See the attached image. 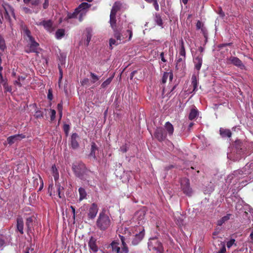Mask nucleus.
I'll return each instance as SVG.
<instances>
[{"mask_svg": "<svg viewBox=\"0 0 253 253\" xmlns=\"http://www.w3.org/2000/svg\"><path fill=\"white\" fill-rule=\"evenodd\" d=\"M89 5L86 2H83L81 4L75 11L72 13H69L68 17L69 18H78L80 21H82L83 17L85 15L86 9L89 7Z\"/></svg>", "mask_w": 253, "mask_h": 253, "instance_id": "obj_1", "label": "nucleus"}, {"mask_svg": "<svg viewBox=\"0 0 253 253\" xmlns=\"http://www.w3.org/2000/svg\"><path fill=\"white\" fill-rule=\"evenodd\" d=\"M72 169L77 176L83 180H86L88 182L89 181L87 176L89 172L86 170L84 165L74 164L72 166Z\"/></svg>", "mask_w": 253, "mask_h": 253, "instance_id": "obj_2", "label": "nucleus"}, {"mask_svg": "<svg viewBox=\"0 0 253 253\" xmlns=\"http://www.w3.org/2000/svg\"><path fill=\"white\" fill-rule=\"evenodd\" d=\"M121 241V244L113 242L111 244L112 251L113 253H128V249L126 243V238L123 236L120 235Z\"/></svg>", "mask_w": 253, "mask_h": 253, "instance_id": "obj_3", "label": "nucleus"}, {"mask_svg": "<svg viewBox=\"0 0 253 253\" xmlns=\"http://www.w3.org/2000/svg\"><path fill=\"white\" fill-rule=\"evenodd\" d=\"M25 36H27V40L28 42L29 48L26 50V52H38V49L39 44L31 36V32L29 30L25 29L24 31Z\"/></svg>", "mask_w": 253, "mask_h": 253, "instance_id": "obj_4", "label": "nucleus"}, {"mask_svg": "<svg viewBox=\"0 0 253 253\" xmlns=\"http://www.w3.org/2000/svg\"><path fill=\"white\" fill-rule=\"evenodd\" d=\"M110 224L111 220L109 217L104 213L101 212L96 221L97 227L101 230H105Z\"/></svg>", "mask_w": 253, "mask_h": 253, "instance_id": "obj_5", "label": "nucleus"}, {"mask_svg": "<svg viewBox=\"0 0 253 253\" xmlns=\"http://www.w3.org/2000/svg\"><path fill=\"white\" fill-rule=\"evenodd\" d=\"M150 251L156 250L158 253H162L163 249L161 243L155 238H151L148 243Z\"/></svg>", "mask_w": 253, "mask_h": 253, "instance_id": "obj_6", "label": "nucleus"}, {"mask_svg": "<svg viewBox=\"0 0 253 253\" xmlns=\"http://www.w3.org/2000/svg\"><path fill=\"white\" fill-rule=\"evenodd\" d=\"M119 9V4L117 2H115L112 7L110 15V23L113 28L116 26V15Z\"/></svg>", "mask_w": 253, "mask_h": 253, "instance_id": "obj_7", "label": "nucleus"}, {"mask_svg": "<svg viewBox=\"0 0 253 253\" xmlns=\"http://www.w3.org/2000/svg\"><path fill=\"white\" fill-rule=\"evenodd\" d=\"M2 6L5 11L4 17L5 19L10 21L11 16L15 18L14 9L11 5L5 2H3Z\"/></svg>", "mask_w": 253, "mask_h": 253, "instance_id": "obj_8", "label": "nucleus"}, {"mask_svg": "<svg viewBox=\"0 0 253 253\" xmlns=\"http://www.w3.org/2000/svg\"><path fill=\"white\" fill-rule=\"evenodd\" d=\"M181 188L183 192L188 196H190L192 194V189L190 187L189 181L186 178H183L180 180Z\"/></svg>", "mask_w": 253, "mask_h": 253, "instance_id": "obj_9", "label": "nucleus"}, {"mask_svg": "<svg viewBox=\"0 0 253 253\" xmlns=\"http://www.w3.org/2000/svg\"><path fill=\"white\" fill-rule=\"evenodd\" d=\"M221 229L219 228H217L215 229V231L213 233V238L214 240V244L216 245H218L219 247L218 252L217 253H221V248L220 247V244H221V242L219 241L220 236Z\"/></svg>", "mask_w": 253, "mask_h": 253, "instance_id": "obj_10", "label": "nucleus"}, {"mask_svg": "<svg viewBox=\"0 0 253 253\" xmlns=\"http://www.w3.org/2000/svg\"><path fill=\"white\" fill-rule=\"evenodd\" d=\"M236 148L237 149V152L240 155L247 154L246 144H244L240 141H237L236 143Z\"/></svg>", "mask_w": 253, "mask_h": 253, "instance_id": "obj_11", "label": "nucleus"}, {"mask_svg": "<svg viewBox=\"0 0 253 253\" xmlns=\"http://www.w3.org/2000/svg\"><path fill=\"white\" fill-rule=\"evenodd\" d=\"M98 209L97 205L93 203L89 209L88 216L90 219H93L98 212Z\"/></svg>", "mask_w": 253, "mask_h": 253, "instance_id": "obj_12", "label": "nucleus"}, {"mask_svg": "<svg viewBox=\"0 0 253 253\" xmlns=\"http://www.w3.org/2000/svg\"><path fill=\"white\" fill-rule=\"evenodd\" d=\"M36 24L37 25H42L44 29L49 32H51L53 30L52 23L50 20L37 22Z\"/></svg>", "mask_w": 253, "mask_h": 253, "instance_id": "obj_13", "label": "nucleus"}, {"mask_svg": "<svg viewBox=\"0 0 253 253\" xmlns=\"http://www.w3.org/2000/svg\"><path fill=\"white\" fill-rule=\"evenodd\" d=\"M25 136L23 134H16L8 137L7 139V142L9 144L11 145L17 141L24 138Z\"/></svg>", "mask_w": 253, "mask_h": 253, "instance_id": "obj_14", "label": "nucleus"}, {"mask_svg": "<svg viewBox=\"0 0 253 253\" xmlns=\"http://www.w3.org/2000/svg\"><path fill=\"white\" fill-rule=\"evenodd\" d=\"M114 37L116 38V40L114 39H110L109 44L110 46L112 48L113 45H118L121 43L122 40L121 34L117 32H115L114 34Z\"/></svg>", "mask_w": 253, "mask_h": 253, "instance_id": "obj_15", "label": "nucleus"}, {"mask_svg": "<svg viewBox=\"0 0 253 253\" xmlns=\"http://www.w3.org/2000/svg\"><path fill=\"white\" fill-rule=\"evenodd\" d=\"M229 60L235 66L240 68L241 69H244L245 66L242 61L236 57H231Z\"/></svg>", "mask_w": 253, "mask_h": 253, "instance_id": "obj_16", "label": "nucleus"}, {"mask_svg": "<svg viewBox=\"0 0 253 253\" xmlns=\"http://www.w3.org/2000/svg\"><path fill=\"white\" fill-rule=\"evenodd\" d=\"M144 236V230L139 232L138 234H136L132 241V244L133 245H137L143 238Z\"/></svg>", "mask_w": 253, "mask_h": 253, "instance_id": "obj_17", "label": "nucleus"}, {"mask_svg": "<svg viewBox=\"0 0 253 253\" xmlns=\"http://www.w3.org/2000/svg\"><path fill=\"white\" fill-rule=\"evenodd\" d=\"M203 55L200 54L194 59V63L195 64V68L198 71L201 69L202 64Z\"/></svg>", "mask_w": 253, "mask_h": 253, "instance_id": "obj_18", "label": "nucleus"}, {"mask_svg": "<svg viewBox=\"0 0 253 253\" xmlns=\"http://www.w3.org/2000/svg\"><path fill=\"white\" fill-rule=\"evenodd\" d=\"M155 136L159 140H164L166 137V134L164 132L162 128H157L155 133Z\"/></svg>", "mask_w": 253, "mask_h": 253, "instance_id": "obj_19", "label": "nucleus"}, {"mask_svg": "<svg viewBox=\"0 0 253 253\" xmlns=\"http://www.w3.org/2000/svg\"><path fill=\"white\" fill-rule=\"evenodd\" d=\"M79 139V135L77 133H73L71 136V144L72 147L74 149H76L78 147L79 143L77 140Z\"/></svg>", "mask_w": 253, "mask_h": 253, "instance_id": "obj_20", "label": "nucleus"}, {"mask_svg": "<svg viewBox=\"0 0 253 253\" xmlns=\"http://www.w3.org/2000/svg\"><path fill=\"white\" fill-rule=\"evenodd\" d=\"M23 1L25 4L32 8L37 7L41 2L40 0H23Z\"/></svg>", "mask_w": 253, "mask_h": 253, "instance_id": "obj_21", "label": "nucleus"}, {"mask_svg": "<svg viewBox=\"0 0 253 253\" xmlns=\"http://www.w3.org/2000/svg\"><path fill=\"white\" fill-rule=\"evenodd\" d=\"M88 246L91 250L93 252H96L98 250L97 246L96 245L95 240L93 237H91L88 242Z\"/></svg>", "mask_w": 253, "mask_h": 253, "instance_id": "obj_22", "label": "nucleus"}, {"mask_svg": "<svg viewBox=\"0 0 253 253\" xmlns=\"http://www.w3.org/2000/svg\"><path fill=\"white\" fill-rule=\"evenodd\" d=\"M165 127L166 131L169 135H172L174 131L173 126L171 123L167 122L165 125Z\"/></svg>", "mask_w": 253, "mask_h": 253, "instance_id": "obj_23", "label": "nucleus"}, {"mask_svg": "<svg viewBox=\"0 0 253 253\" xmlns=\"http://www.w3.org/2000/svg\"><path fill=\"white\" fill-rule=\"evenodd\" d=\"M191 84L193 86V91L197 90L198 75L193 74L191 78Z\"/></svg>", "mask_w": 253, "mask_h": 253, "instance_id": "obj_24", "label": "nucleus"}, {"mask_svg": "<svg viewBox=\"0 0 253 253\" xmlns=\"http://www.w3.org/2000/svg\"><path fill=\"white\" fill-rule=\"evenodd\" d=\"M199 112L198 110L194 107L191 110L189 115V119L190 120L195 119L198 115Z\"/></svg>", "mask_w": 253, "mask_h": 253, "instance_id": "obj_25", "label": "nucleus"}, {"mask_svg": "<svg viewBox=\"0 0 253 253\" xmlns=\"http://www.w3.org/2000/svg\"><path fill=\"white\" fill-rule=\"evenodd\" d=\"M17 229L21 234L23 233V221L21 218L17 219Z\"/></svg>", "mask_w": 253, "mask_h": 253, "instance_id": "obj_26", "label": "nucleus"}, {"mask_svg": "<svg viewBox=\"0 0 253 253\" xmlns=\"http://www.w3.org/2000/svg\"><path fill=\"white\" fill-rule=\"evenodd\" d=\"M79 201H81L83 200L84 199H86V196L87 194L85 190V189L83 188L80 187L79 189Z\"/></svg>", "mask_w": 253, "mask_h": 253, "instance_id": "obj_27", "label": "nucleus"}, {"mask_svg": "<svg viewBox=\"0 0 253 253\" xmlns=\"http://www.w3.org/2000/svg\"><path fill=\"white\" fill-rule=\"evenodd\" d=\"M127 35H128V39H127V41H130L131 39V37L132 36V30L131 28H129L128 30L126 31L125 33L121 36V37L122 40L126 39Z\"/></svg>", "mask_w": 253, "mask_h": 253, "instance_id": "obj_28", "label": "nucleus"}, {"mask_svg": "<svg viewBox=\"0 0 253 253\" xmlns=\"http://www.w3.org/2000/svg\"><path fill=\"white\" fill-rule=\"evenodd\" d=\"M52 173L55 181H57L59 177V173L55 165H53L51 168Z\"/></svg>", "mask_w": 253, "mask_h": 253, "instance_id": "obj_29", "label": "nucleus"}, {"mask_svg": "<svg viewBox=\"0 0 253 253\" xmlns=\"http://www.w3.org/2000/svg\"><path fill=\"white\" fill-rule=\"evenodd\" d=\"M180 47L179 49V54L180 56L185 58V50L184 46V42L182 39L180 41Z\"/></svg>", "mask_w": 253, "mask_h": 253, "instance_id": "obj_30", "label": "nucleus"}, {"mask_svg": "<svg viewBox=\"0 0 253 253\" xmlns=\"http://www.w3.org/2000/svg\"><path fill=\"white\" fill-rule=\"evenodd\" d=\"M65 35V31L63 29H58L55 33V37L57 39H61Z\"/></svg>", "mask_w": 253, "mask_h": 253, "instance_id": "obj_31", "label": "nucleus"}, {"mask_svg": "<svg viewBox=\"0 0 253 253\" xmlns=\"http://www.w3.org/2000/svg\"><path fill=\"white\" fill-rule=\"evenodd\" d=\"M86 33H87V34L86 36V41L84 42V44L86 46H88L89 44V43L91 40L92 35H91V32L89 29H86Z\"/></svg>", "mask_w": 253, "mask_h": 253, "instance_id": "obj_32", "label": "nucleus"}, {"mask_svg": "<svg viewBox=\"0 0 253 253\" xmlns=\"http://www.w3.org/2000/svg\"><path fill=\"white\" fill-rule=\"evenodd\" d=\"M55 185L57 187V192L58 194L59 197L60 198H63L64 196V193H62V191L64 190V188L61 185H60L59 183H56Z\"/></svg>", "mask_w": 253, "mask_h": 253, "instance_id": "obj_33", "label": "nucleus"}, {"mask_svg": "<svg viewBox=\"0 0 253 253\" xmlns=\"http://www.w3.org/2000/svg\"><path fill=\"white\" fill-rule=\"evenodd\" d=\"M97 149V148L95 143H92L90 155L94 158H95V151Z\"/></svg>", "mask_w": 253, "mask_h": 253, "instance_id": "obj_34", "label": "nucleus"}, {"mask_svg": "<svg viewBox=\"0 0 253 253\" xmlns=\"http://www.w3.org/2000/svg\"><path fill=\"white\" fill-rule=\"evenodd\" d=\"M234 215L231 213H227L226 215L222 217V223L227 221L229 219H233Z\"/></svg>", "mask_w": 253, "mask_h": 253, "instance_id": "obj_35", "label": "nucleus"}, {"mask_svg": "<svg viewBox=\"0 0 253 253\" xmlns=\"http://www.w3.org/2000/svg\"><path fill=\"white\" fill-rule=\"evenodd\" d=\"M23 9L26 13H32V12L37 13L39 11V9L38 8H36V9L34 10V9H31L28 7H25L23 8Z\"/></svg>", "mask_w": 253, "mask_h": 253, "instance_id": "obj_36", "label": "nucleus"}, {"mask_svg": "<svg viewBox=\"0 0 253 253\" xmlns=\"http://www.w3.org/2000/svg\"><path fill=\"white\" fill-rule=\"evenodd\" d=\"M6 48L5 41L2 36L0 35V50L3 51Z\"/></svg>", "mask_w": 253, "mask_h": 253, "instance_id": "obj_37", "label": "nucleus"}, {"mask_svg": "<svg viewBox=\"0 0 253 253\" xmlns=\"http://www.w3.org/2000/svg\"><path fill=\"white\" fill-rule=\"evenodd\" d=\"M33 218L32 217H29L26 219V226L28 230H30L32 225Z\"/></svg>", "mask_w": 253, "mask_h": 253, "instance_id": "obj_38", "label": "nucleus"}, {"mask_svg": "<svg viewBox=\"0 0 253 253\" xmlns=\"http://www.w3.org/2000/svg\"><path fill=\"white\" fill-rule=\"evenodd\" d=\"M113 77H110L107 79L106 81H105L101 84V87L102 88H105L107 87L112 82Z\"/></svg>", "mask_w": 253, "mask_h": 253, "instance_id": "obj_39", "label": "nucleus"}, {"mask_svg": "<svg viewBox=\"0 0 253 253\" xmlns=\"http://www.w3.org/2000/svg\"><path fill=\"white\" fill-rule=\"evenodd\" d=\"M232 135L231 131L229 129H222V136H227L228 137H231Z\"/></svg>", "mask_w": 253, "mask_h": 253, "instance_id": "obj_40", "label": "nucleus"}, {"mask_svg": "<svg viewBox=\"0 0 253 253\" xmlns=\"http://www.w3.org/2000/svg\"><path fill=\"white\" fill-rule=\"evenodd\" d=\"M90 76L92 79L91 82L93 83H95L96 81H97L99 79V77L96 76L95 74L90 73Z\"/></svg>", "mask_w": 253, "mask_h": 253, "instance_id": "obj_41", "label": "nucleus"}, {"mask_svg": "<svg viewBox=\"0 0 253 253\" xmlns=\"http://www.w3.org/2000/svg\"><path fill=\"white\" fill-rule=\"evenodd\" d=\"M235 240L234 239H230L229 241L227 242L226 246L229 249L230 248L233 244H235Z\"/></svg>", "mask_w": 253, "mask_h": 253, "instance_id": "obj_42", "label": "nucleus"}, {"mask_svg": "<svg viewBox=\"0 0 253 253\" xmlns=\"http://www.w3.org/2000/svg\"><path fill=\"white\" fill-rule=\"evenodd\" d=\"M3 87L6 91L11 92L12 90L11 87L9 86L6 83H4Z\"/></svg>", "mask_w": 253, "mask_h": 253, "instance_id": "obj_43", "label": "nucleus"}, {"mask_svg": "<svg viewBox=\"0 0 253 253\" xmlns=\"http://www.w3.org/2000/svg\"><path fill=\"white\" fill-rule=\"evenodd\" d=\"M47 98L50 100H51L53 98L52 91L51 89H49L48 90Z\"/></svg>", "mask_w": 253, "mask_h": 253, "instance_id": "obj_44", "label": "nucleus"}, {"mask_svg": "<svg viewBox=\"0 0 253 253\" xmlns=\"http://www.w3.org/2000/svg\"><path fill=\"white\" fill-rule=\"evenodd\" d=\"M181 62L183 64V58H179V59L177 61L176 65V68L177 69H179V67L180 66Z\"/></svg>", "mask_w": 253, "mask_h": 253, "instance_id": "obj_45", "label": "nucleus"}, {"mask_svg": "<svg viewBox=\"0 0 253 253\" xmlns=\"http://www.w3.org/2000/svg\"><path fill=\"white\" fill-rule=\"evenodd\" d=\"M51 115H50V120L51 121H53L54 120L55 118L56 111L54 110H51Z\"/></svg>", "mask_w": 253, "mask_h": 253, "instance_id": "obj_46", "label": "nucleus"}, {"mask_svg": "<svg viewBox=\"0 0 253 253\" xmlns=\"http://www.w3.org/2000/svg\"><path fill=\"white\" fill-rule=\"evenodd\" d=\"M169 75V74L168 73H164V74L163 75V78H162V82L163 83H165L166 82Z\"/></svg>", "mask_w": 253, "mask_h": 253, "instance_id": "obj_47", "label": "nucleus"}, {"mask_svg": "<svg viewBox=\"0 0 253 253\" xmlns=\"http://www.w3.org/2000/svg\"><path fill=\"white\" fill-rule=\"evenodd\" d=\"M49 5V0H44V1L42 4V7L43 9H46Z\"/></svg>", "mask_w": 253, "mask_h": 253, "instance_id": "obj_48", "label": "nucleus"}, {"mask_svg": "<svg viewBox=\"0 0 253 253\" xmlns=\"http://www.w3.org/2000/svg\"><path fill=\"white\" fill-rule=\"evenodd\" d=\"M156 22L157 24L159 26H162L163 25V22L161 18L160 17H156Z\"/></svg>", "mask_w": 253, "mask_h": 253, "instance_id": "obj_49", "label": "nucleus"}, {"mask_svg": "<svg viewBox=\"0 0 253 253\" xmlns=\"http://www.w3.org/2000/svg\"><path fill=\"white\" fill-rule=\"evenodd\" d=\"M64 131L67 134L69 132L70 126L68 125L65 124L63 126Z\"/></svg>", "mask_w": 253, "mask_h": 253, "instance_id": "obj_50", "label": "nucleus"}, {"mask_svg": "<svg viewBox=\"0 0 253 253\" xmlns=\"http://www.w3.org/2000/svg\"><path fill=\"white\" fill-rule=\"evenodd\" d=\"M153 2V5L156 10L158 11L159 9V4L157 0H155Z\"/></svg>", "mask_w": 253, "mask_h": 253, "instance_id": "obj_51", "label": "nucleus"}, {"mask_svg": "<svg viewBox=\"0 0 253 253\" xmlns=\"http://www.w3.org/2000/svg\"><path fill=\"white\" fill-rule=\"evenodd\" d=\"M202 31L203 32L204 36L205 38V42H207V40H208V33L207 32V31L206 30H205L203 29H202Z\"/></svg>", "mask_w": 253, "mask_h": 253, "instance_id": "obj_52", "label": "nucleus"}, {"mask_svg": "<svg viewBox=\"0 0 253 253\" xmlns=\"http://www.w3.org/2000/svg\"><path fill=\"white\" fill-rule=\"evenodd\" d=\"M2 70V67L0 66V82L2 83L4 81V80L3 79V77L2 76L1 71Z\"/></svg>", "mask_w": 253, "mask_h": 253, "instance_id": "obj_53", "label": "nucleus"}, {"mask_svg": "<svg viewBox=\"0 0 253 253\" xmlns=\"http://www.w3.org/2000/svg\"><path fill=\"white\" fill-rule=\"evenodd\" d=\"M120 150L123 153L126 152L127 151V147L126 145H123L120 148Z\"/></svg>", "mask_w": 253, "mask_h": 253, "instance_id": "obj_54", "label": "nucleus"}, {"mask_svg": "<svg viewBox=\"0 0 253 253\" xmlns=\"http://www.w3.org/2000/svg\"><path fill=\"white\" fill-rule=\"evenodd\" d=\"M235 172V175H242V174H243V170H238L234 172Z\"/></svg>", "mask_w": 253, "mask_h": 253, "instance_id": "obj_55", "label": "nucleus"}, {"mask_svg": "<svg viewBox=\"0 0 253 253\" xmlns=\"http://www.w3.org/2000/svg\"><path fill=\"white\" fill-rule=\"evenodd\" d=\"M57 109L58 112L62 111V103H59L57 105Z\"/></svg>", "mask_w": 253, "mask_h": 253, "instance_id": "obj_56", "label": "nucleus"}, {"mask_svg": "<svg viewBox=\"0 0 253 253\" xmlns=\"http://www.w3.org/2000/svg\"><path fill=\"white\" fill-rule=\"evenodd\" d=\"M160 56H161L162 61H163L164 62H166V60L165 59L164 52L161 53Z\"/></svg>", "mask_w": 253, "mask_h": 253, "instance_id": "obj_57", "label": "nucleus"}, {"mask_svg": "<svg viewBox=\"0 0 253 253\" xmlns=\"http://www.w3.org/2000/svg\"><path fill=\"white\" fill-rule=\"evenodd\" d=\"M71 208L72 211L73 217L74 219H75V208L73 206H71Z\"/></svg>", "mask_w": 253, "mask_h": 253, "instance_id": "obj_58", "label": "nucleus"}, {"mask_svg": "<svg viewBox=\"0 0 253 253\" xmlns=\"http://www.w3.org/2000/svg\"><path fill=\"white\" fill-rule=\"evenodd\" d=\"M20 81H19L18 80L17 81H15L14 82V84L18 85L19 86H21L22 85H21V84L20 83Z\"/></svg>", "mask_w": 253, "mask_h": 253, "instance_id": "obj_59", "label": "nucleus"}, {"mask_svg": "<svg viewBox=\"0 0 253 253\" xmlns=\"http://www.w3.org/2000/svg\"><path fill=\"white\" fill-rule=\"evenodd\" d=\"M59 72H60V77H59V81H61L63 77V73L61 69H59Z\"/></svg>", "mask_w": 253, "mask_h": 253, "instance_id": "obj_60", "label": "nucleus"}, {"mask_svg": "<svg viewBox=\"0 0 253 253\" xmlns=\"http://www.w3.org/2000/svg\"><path fill=\"white\" fill-rule=\"evenodd\" d=\"M232 43L231 42L228 43H222V47H225L226 46H230L231 45H232Z\"/></svg>", "mask_w": 253, "mask_h": 253, "instance_id": "obj_61", "label": "nucleus"}, {"mask_svg": "<svg viewBox=\"0 0 253 253\" xmlns=\"http://www.w3.org/2000/svg\"><path fill=\"white\" fill-rule=\"evenodd\" d=\"M201 23L200 21H198L196 25L197 28L200 29L201 28Z\"/></svg>", "mask_w": 253, "mask_h": 253, "instance_id": "obj_62", "label": "nucleus"}, {"mask_svg": "<svg viewBox=\"0 0 253 253\" xmlns=\"http://www.w3.org/2000/svg\"><path fill=\"white\" fill-rule=\"evenodd\" d=\"M36 116L37 118H39L42 117V115L41 114L40 112H37L36 114Z\"/></svg>", "mask_w": 253, "mask_h": 253, "instance_id": "obj_63", "label": "nucleus"}, {"mask_svg": "<svg viewBox=\"0 0 253 253\" xmlns=\"http://www.w3.org/2000/svg\"><path fill=\"white\" fill-rule=\"evenodd\" d=\"M219 106V105L214 104L213 108L214 110H215L217 109V108H218Z\"/></svg>", "mask_w": 253, "mask_h": 253, "instance_id": "obj_64", "label": "nucleus"}]
</instances>
